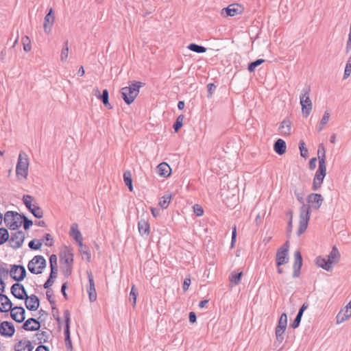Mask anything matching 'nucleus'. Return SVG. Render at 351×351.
Wrapping results in <instances>:
<instances>
[{
    "instance_id": "obj_1",
    "label": "nucleus",
    "mask_w": 351,
    "mask_h": 351,
    "mask_svg": "<svg viewBox=\"0 0 351 351\" xmlns=\"http://www.w3.org/2000/svg\"><path fill=\"white\" fill-rule=\"evenodd\" d=\"M12 295L19 299L25 300V304L26 308L29 311H36L40 306V300L34 294L28 295L23 285L16 282L13 284L10 288Z\"/></svg>"
},
{
    "instance_id": "obj_2",
    "label": "nucleus",
    "mask_w": 351,
    "mask_h": 351,
    "mask_svg": "<svg viewBox=\"0 0 351 351\" xmlns=\"http://www.w3.org/2000/svg\"><path fill=\"white\" fill-rule=\"evenodd\" d=\"M143 84L141 82H134L129 86L121 89L122 98L127 104L130 105L134 101Z\"/></svg>"
},
{
    "instance_id": "obj_3",
    "label": "nucleus",
    "mask_w": 351,
    "mask_h": 351,
    "mask_svg": "<svg viewBox=\"0 0 351 351\" xmlns=\"http://www.w3.org/2000/svg\"><path fill=\"white\" fill-rule=\"evenodd\" d=\"M310 93L311 88L309 86H306L302 89L300 96L302 114L306 118L310 114L313 108V104L309 97Z\"/></svg>"
},
{
    "instance_id": "obj_4",
    "label": "nucleus",
    "mask_w": 351,
    "mask_h": 351,
    "mask_svg": "<svg viewBox=\"0 0 351 351\" xmlns=\"http://www.w3.org/2000/svg\"><path fill=\"white\" fill-rule=\"evenodd\" d=\"M311 217V208L308 204H303L300 210L299 227L297 232L298 236H300L305 232L308 227V221Z\"/></svg>"
},
{
    "instance_id": "obj_5",
    "label": "nucleus",
    "mask_w": 351,
    "mask_h": 351,
    "mask_svg": "<svg viewBox=\"0 0 351 351\" xmlns=\"http://www.w3.org/2000/svg\"><path fill=\"white\" fill-rule=\"evenodd\" d=\"M28 156L24 152H21L16 167V173L19 178H27L28 174Z\"/></svg>"
},
{
    "instance_id": "obj_6",
    "label": "nucleus",
    "mask_w": 351,
    "mask_h": 351,
    "mask_svg": "<svg viewBox=\"0 0 351 351\" xmlns=\"http://www.w3.org/2000/svg\"><path fill=\"white\" fill-rule=\"evenodd\" d=\"M4 222L10 230H16L22 225L21 214L16 211H8L4 216Z\"/></svg>"
},
{
    "instance_id": "obj_7",
    "label": "nucleus",
    "mask_w": 351,
    "mask_h": 351,
    "mask_svg": "<svg viewBox=\"0 0 351 351\" xmlns=\"http://www.w3.org/2000/svg\"><path fill=\"white\" fill-rule=\"evenodd\" d=\"M46 260L41 255L35 256L27 265L28 270L34 274H40L46 267Z\"/></svg>"
},
{
    "instance_id": "obj_8",
    "label": "nucleus",
    "mask_w": 351,
    "mask_h": 351,
    "mask_svg": "<svg viewBox=\"0 0 351 351\" xmlns=\"http://www.w3.org/2000/svg\"><path fill=\"white\" fill-rule=\"evenodd\" d=\"M288 251H289V241H287L280 248L278 249L276 254V261L277 267L288 263Z\"/></svg>"
},
{
    "instance_id": "obj_9",
    "label": "nucleus",
    "mask_w": 351,
    "mask_h": 351,
    "mask_svg": "<svg viewBox=\"0 0 351 351\" xmlns=\"http://www.w3.org/2000/svg\"><path fill=\"white\" fill-rule=\"evenodd\" d=\"M326 174V164H319L318 169L317 170L313 182V190L317 191L322 186L324 177Z\"/></svg>"
},
{
    "instance_id": "obj_10",
    "label": "nucleus",
    "mask_w": 351,
    "mask_h": 351,
    "mask_svg": "<svg viewBox=\"0 0 351 351\" xmlns=\"http://www.w3.org/2000/svg\"><path fill=\"white\" fill-rule=\"evenodd\" d=\"M26 269L21 265H13L10 270V277L18 283L26 277Z\"/></svg>"
},
{
    "instance_id": "obj_11",
    "label": "nucleus",
    "mask_w": 351,
    "mask_h": 351,
    "mask_svg": "<svg viewBox=\"0 0 351 351\" xmlns=\"http://www.w3.org/2000/svg\"><path fill=\"white\" fill-rule=\"evenodd\" d=\"M25 239V234L22 230H18L12 233L9 240L10 246L14 249L21 247Z\"/></svg>"
},
{
    "instance_id": "obj_12",
    "label": "nucleus",
    "mask_w": 351,
    "mask_h": 351,
    "mask_svg": "<svg viewBox=\"0 0 351 351\" xmlns=\"http://www.w3.org/2000/svg\"><path fill=\"white\" fill-rule=\"evenodd\" d=\"M15 333V328L12 322L3 321L0 324V334L5 337H12Z\"/></svg>"
},
{
    "instance_id": "obj_13",
    "label": "nucleus",
    "mask_w": 351,
    "mask_h": 351,
    "mask_svg": "<svg viewBox=\"0 0 351 351\" xmlns=\"http://www.w3.org/2000/svg\"><path fill=\"white\" fill-rule=\"evenodd\" d=\"M60 259L66 265H73V250L66 246L64 247L60 253Z\"/></svg>"
},
{
    "instance_id": "obj_14",
    "label": "nucleus",
    "mask_w": 351,
    "mask_h": 351,
    "mask_svg": "<svg viewBox=\"0 0 351 351\" xmlns=\"http://www.w3.org/2000/svg\"><path fill=\"white\" fill-rule=\"evenodd\" d=\"M10 316L16 322L21 323L25 319V310L23 306H16L10 310Z\"/></svg>"
},
{
    "instance_id": "obj_15",
    "label": "nucleus",
    "mask_w": 351,
    "mask_h": 351,
    "mask_svg": "<svg viewBox=\"0 0 351 351\" xmlns=\"http://www.w3.org/2000/svg\"><path fill=\"white\" fill-rule=\"evenodd\" d=\"M54 21L55 16L53 14V10L51 8L44 19L43 29L46 34L51 33Z\"/></svg>"
},
{
    "instance_id": "obj_16",
    "label": "nucleus",
    "mask_w": 351,
    "mask_h": 351,
    "mask_svg": "<svg viewBox=\"0 0 351 351\" xmlns=\"http://www.w3.org/2000/svg\"><path fill=\"white\" fill-rule=\"evenodd\" d=\"M89 286L87 288V292L88 294L89 300L90 302H95L97 300V293L95 287L94 278L90 271H86Z\"/></svg>"
},
{
    "instance_id": "obj_17",
    "label": "nucleus",
    "mask_w": 351,
    "mask_h": 351,
    "mask_svg": "<svg viewBox=\"0 0 351 351\" xmlns=\"http://www.w3.org/2000/svg\"><path fill=\"white\" fill-rule=\"evenodd\" d=\"M242 12V8L240 5L233 3L226 8L221 10V14L226 16H234Z\"/></svg>"
},
{
    "instance_id": "obj_18",
    "label": "nucleus",
    "mask_w": 351,
    "mask_h": 351,
    "mask_svg": "<svg viewBox=\"0 0 351 351\" xmlns=\"http://www.w3.org/2000/svg\"><path fill=\"white\" fill-rule=\"evenodd\" d=\"M302 266V257L300 251L297 250L294 253V263L293 277L298 278L300 274V269Z\"/></svg>"
},
{
    "instance_id": "obj_19",
    "label": "nucleus",
    "mask_w": 351,
    "mask_h": 351,
    "mask_svg": "<svg viewBox=\"0 0 351 351\" xmlns=\"http://www.w3.org/2000/svg\"><path fill=\"white\" fill-rule=\"evenodd\" d=\"M40 328V323L35 318H29L23 324L22 328L27 331L38 330Z\"/></svg>"
},
{
    "instance_id": "obj_20",
    "label": "nucleus",
    "mask_w": 351,
    "mask_h": 351,
    "mask_svg": "<svg viewBox=\"0 0 351 351\" xmlns=\"http://www.w3.org/2000/svg\"><path fill=\"white\" fill-rule=\"evenodd\" d=\"M12 302L9 298L6 295L0 293V312L8 313L12 308Z\"/></svg>"
},
{
    "instance_id": "obj_21",
    "label": "nucleus",
    "mask_w": 351,
    "mask_h": 351,
    "mask_svg": "<svg viewBox=\"0 0 351 351\" xmlns=\"http://www.w3.org/2000/svg\"><path fill=\"white\" fill-rule=\"evenodd\" d=\"M323 200L322 195L318 193H311L307 197L308 203L312 204L315 209L320 208Z\"/></svg>"
},
{
    "instance_id": "obj_22",
    "label": "nucleus",
    "mask_w": 351,
    "mask_h": 351,
    "mask_svg": "<svg viewBox=\"0 0 351 351\" xmlns=\"http://www.w3.org/2000/svg\"><path fill=\"white\" fill-rule=\"evenodd\" d=\"M15 351H32L34 346L29 340H21L15 345Z\"/></svg>"
},
{
    "instance_id": "obj_23",
    "label": "nucleus",
    "mask_w": 351,
    "mask_h": 351,
    "mask_svg": "<svg viewBox=\"0 0 351 351\" xmlns=\"http://www.w3.org/2000/svg\"><path fill=\"white\" fill-rule=\"evenodd\" d=\"M316 264L318 267H322L327 271H331L332 270L331 261H330L328 258L317 257L316 258Z\"/></svg>"
},
{
    "instance_id": "obj_24",
    "label": "nucleus",
    "mask_w": 351,
    "mask_h": 351,
    "mask_svg": "<svg viewBox=\"0 0 351 351\" xmlns=\"http://www.w3.org/2000/svg\"><path fill=\"white\" fill-rule=\"evenodd\" d=\"M158 173L160 176L167 178L170 176L171 169L167 162H161L157 167Z\"/></svg>"
},
{
    "instance_id": "obj_25",
    "label": "nucleus",
    "mask_w": 351,
    "mask_h": 351,
    "mask_svg": "<svg viewBox=\"0 0 351 351\" xmlns=\"http://www.w3.org/2000/svg\"><path fill=\"white\" fill-rule=\"evenodd\" d=\"M291 121L289 119H284L278 128L279 131L283 136H289L291 134Z\"/></svg>"
},
{
    "instance_id": "obj_26",
    "label": "nucleus",
    "mask_w": 351,
    "mask_h": 351,
    "mask_svg": "<svg viewBox=\"0 0 351 351\" xmlns=\"http://www.w3.org/2000/svg\"><path fill=\"white\" fill-rule=\"evenodd\" d=\"M64 333L65 336V339H70V322H71V313L69 310H65L64 311Z\"/></svg>"
},
{
    "instance_id": "obj_27",
    "label": "nucleus",
    "mask_w": 351,
    "mask_h": 351,
    "mask_svg": "<svg viewBox=\"0 0 351 351\" xmlns=\"http://www.w3.org/2000/svg\"><path fill=\"white\" fill-rule=\"evenodd\" d=\"M307 307H308V304L306 303H304V304H302V306L299 309V311H298V313L295 319L293 320V322L291 324V328L295 329V328H297L299 326V325L300 324V322H301V319H302V317L303 313L307 308Z\"/></svg>"
},
{
    "instance_id": "obj_28",
    "label": "nucleus",
    "mask_w": 351,
    "mask_h": 351,
    "mask_svg": "<svg viewBox=\"0 0 351 351\" xmlns=\"http://www.w3.org/2000/svg\"><path fill=\"white\" fill-rule=\"evenodd\" d=\"M274 151L279 155H282L286 152L287 145L285 141L281 138L278 139L274 145Z\"/></svg>"
},
{
    "instance_id": "obj_29",
    "label": "nucleus",
    "mask_w": 351,
    "mask_h": 351,
    "mask_svg": "<svg viewBox=\"0 0 351 351\" xmlns=\"http://www.w3.org/2000/svg\"><path fill=\"white\" fill-rule=\"evenodd\" d=\"M138 228L141 236L149 235L150 227L147 221L141 219L138 223Z\"/></svg>"
},
{
    "instance_id": "obj_30",
    "label": "nucleus",
    "mask_w": 351,
    "mask_h": 351,
    "mask_svg": "<svg viewBox=\"0 0 351 351\" xmlns=\"http://www.w3.org/2000/svg\"><path fill=\"white\" fill-rule=\"evenodd\" d=\"M340 253L337 247L335 245L332 247L331 252L328 255V259L331 261V263H337L340 259Z\"/></svg>"
},
{
    "instance_id": "obj_31",
    "label": "nucleus",
    "mask_w": 351,
    "mask_h": 351,
    "mask_svg": "<svg viewBox=\"0 0 351 351\" xmlns=\"http://www.w3.org/2000/svg\"><path fill=\"white\" fill-rule=\"evenodd\" d=\"M172 198V194L170 193V192H167L160 199V201H159V205L160 206L163 208V209H165L167 208L170 202H171V199Z\"/></svg>"
},
{
    "instance_id": "obj_32",
    "label": "nucleus",
    "mask_w": 351,
    "mask_h": 351,
    "mask_svg": "<svg viewBox=\"0 0 351 351\" xmlns=\"http://www.w3.org/2000/svg\"><path fill=\"white\" fill-rule=\"evenodd\" d=\"M70 235L73 238L75 241H80L82 235L78 230L77 223H73L71 226Z\"/></svg>"
},
{
    "instance_id": "obj_33",
    "label": "nucleus",
    "mask_w": 351,
    "mask_h": 351,
    "mask_svg": "<svg viewBox=\"0 0 351 351\" xmlns=\"http://www.w3.org/2000/svg\"><path fill=\"white\" fill-rule=\"evenodd\" d=\"M351 317V309L347 308L346 307V311L344 313H342V311H340L337 316V323L341 324L347 320L348 318Z\"/></svg>"
},
{
    "instance_id": "obj_34",
    "label": "nucleus",
    "mask_w": 351,
    "mask_h": 351,
    "mask_svg": "<svg viewBox=\"0 0 351 351\" xmlns=\"http://www.w3.org/2000/svg\"><path fill=\"white\" fill-rule=\"evenodd\" d=\"M242 276H243L242 271L237 272V273H235V272L231 273V274L229 276V280H230V284H232V285H239L241 281Z\"/></svg>"
},
{
    "instance_id": "obj_35",
    "label": "nucleus",
    "mask_w": 351,
    "mask_h": 351,
    "mask_svg": "<svg viewBox=\"0 0 351 351\" xmlns=\"http://www.w3.org/2000/svg\"><path fill=\"white\" fill-rule=\"evenodd\" d=\"M123 180L125 185L128 187L130 191H133L132 174L130 171H126L123 173Z\"/></svg>"
},
{
    "instance_id": "obj_36",
    "label": "nucleus",
    "mask_w": 351,
    "mask_h": 351,
    "mask_svg": "<svg viewBox=\"0 0 351 351\" xmlns=\"http://www.w3.org/2000/svg\"><path fill=\"white\" fill-rule=\"evenodd\" d=\"M99 99H101L104 105L106 106L108 109L112 108V106L109 103V93L107 89L103 90L102 94L100 95Z\"/></svg>"
},
{
    "instance_id": "obj_37",
    "label": "nucleus",
    "mask_w": 351,
    "mask_h": 351,
    "mask_svg": "<svg viewBox=\"0 0 351 351\" xmlns=\"http://www.w3.org/2000/svg\"><path fill=\"white\" fill-rule=\"evenodd\" d=\"M317 154L319 158V164H321L322 162L323 164H326V151L323 143L319 145Z\"/></svg>"
},
{
    "instance_id": "obj_38",
    "label": "nucleus",
    "mask_w": 351,
    "mask_h": 351,
    "mask_svg": "<svg viewBox=\"0 0 351 351\" xmlns=\"http://www.w3.org/2000/svg\"><path fill=\"white\" fill-rule=\"evenodd\" d=\"M29 211L36 218L40 219L43 217V210L36 204H34Z\"/></svg>"
},
{
    "instance_id": "obj_39",
    "label": "nucleus",
    "mask_w": 351,
    "mask_h": 351,
    "mask_svg": "<svg viewBox=\"0 0 351 351\" xmlns=\"http://www.w3.org/2000/svg\"><path fill=\"white\" fill-rule=\"evenodd\" d=\"M330 113L328 111H326L323 115V117L322 118V119L320 121V123H319L318 127H317V131L319 132H321L324 129L325 125L327 124V123L330 119Z\"/></svg>"
},
{
    "instance_id": "obj_40",
    "label": "nucleus",
    "mask_w": 351,
    "mask_h": 351,
    "mask_svg": "<svg viewBox=\"0 0 351 351\" xmlns=\"http://www.w3.org/2000/svg\"><path fill=\"white\" fill-rule=\"evenodd\" d=\"M188 49L192 51H194V52H196L198 53H205L206 51V47L201 46V45H198L195 43H191L188 46Z\"/></svg>"
},
{
    "instance_id": "obj_41",
    "label": "nucleus",
    "mask_w": 351,
    "mask_h": 351,
    "mask_svg": "<svg viewBox=\"0 0 351 351\" xmlns=\"http://www.w3.org/2000/svg\"><path fill=\"white\" fill-rule=\"evenodd\" d=\"M9 240V233L6 228H0V245Z\"/></svg>"
},
{
    "instance_id": "obj_42",
    "label": "nucleus",
    "mask_w": 351,
    "mask_h": 351,
    "mask_svg": "<svg viewBox=\"0 0 351 351\" xmlns=\"http://www.w3.org/2000/svg\"><path fill=\"white\" fill-rule=\"evenodd\" d=\"M285 330H286V328H283L281 327L280 328L276 327V330H275L276 338V341L279 343H281L284 339V333H285Z\"/></svg>"
},
{
    "instance_id": "obj_43",
    "label": "nucleus",
    "mask_w": 351,
    "mask_h": 351,
    "mask_svg": "<svg viewBox=\"0 0 351 351\" xmlns=\"http://www.w3.org/2000/svg\"><path fill=\"white\" fill-rule=\"evenodd\" d=\"M184 119V115L183 114H180L177 117L176 121L173 125L176 132H178V130L182 128Z\"/></svg>"
},
{
    "instance_id": "obj_44",
    "label": "nucleus",
    "mask_w": 351,
    "mask_h": 351,
    "mask_svg": "<svg viewBox=\"0 0 351 351\" xmlns=\"http://www.w3.org/2000/svg\"><path fill=\"white\" fill-rule=\"evenodd\" d=\"M265 62L264 59H257L256 60L249 63L247 69L250 72H254L255 69Z\"/></svg>"
},
{
    "instance_id": "obj_45",
    "label": "nucleus",
    "mask_w": 351,
    "mask_h": 351,
    "mask_svg": "<svg viewBox=\"0 0 351 351\" xmlns=\"http://www.w3.org/2000/svg\"><path fill=\"white\" fill-rule=\"evenodd\" d=\"M287 315L285 313L281 314L280 317L278 320V323L276 327L287 328Z\"/></svg>"
},
{
    "instance_id": "obj_46",
    "label": "nucleus",
    "mask_w": 351,
    "mask_h": 351,
    "mask_svg": "<svg viewBox=\"0 0 351 351\" xmlns=\"http://www.w3.org/2000/svg\"><path fill=\"white\" fill-rule=\"evenodd\" d=\"M80 252L83 258H86L88 262L90 261V253L89 250V247L88 246H85L81 249H80Z\"/></svg>"
},
{
    "instance_id": "obj_47",
    "label": "nucleus",
    "mask_w": 351,
    "mask_h": 351,
    "mask_svg": "<svg viewBox=\"0 0 351 351\" xmlns=\"http://www.w3.org/2000/svg\"><path fill=\"white\" fill-rule=\"evenodd\" d=\"M33 199V197L29 195H24L23 196V202L28 210L32 208L34 205L32 204Z\"/></svg>"
},
{
    "instance_id": "obj_48",
    "label": "nucleus",
    "mask_w": 351,
    "mask_h": 351,
    "mask_svg": "<svg viewBox=\"0 0 351 351\" xmlns=\"http://www.w3.org/2000/svg\"><path fill=\"white\" fill-rule=\"evenodd\" d=\"M22 43L23 45V49L25 51L28 52L31 50V41L27 36H25L22 38Z\"/></svg>"
},
{
    "instance_id": "obj_49",
    "label": "nucleus",
    "mask_w": 351,
    "mask_h": 351,
    "mask_svg": "<svg viewBox=\"0 0 351 351\" xmlns=\"http://www.w3.org/2000/svg\"><path fill=\"white\" fill-rule=\"evenodd\" d=\"M69 55V47H68V41L66 40L64 43V47L62 48L61 54H60V59L61 61L64 62L66 60Z\"/></svg>"
},
{
    "instance_id": "obj_50",
    "label": "nucleus",
    "mask_w": 351,
    "mask_h": 351,
    "mask_svg": "<svg viewBox=\"0 0 351 351\" xmlns=\"http://www.w3.org/2000/svg\"><path fill=\"white\" fill-rule=\"evenodd\" d=\"M21 221L23 226V228L25 230H28L30 228V226H32L33 224V221L31 219H29L23 214H21Z\"/></svg>"
},
{
    "instance_id": "obj_51",
    "label": "nucleus",
    "mask_w": 351,
    "mask_h": 351,
    "mask_svg": "<svg viewBox=\"0 0 351 351\" xmlns=\"http://www.w3.org/2000/svg\"><path fill=\"white\" fill-rule=\"evenodd\" d=\"M28 246L31 250H38L41 247L42 242L33 239L29 242Z\"/></svg>"
},
{
    "instance_id": "obj_52",
    "label": "nucleus",
    "mask_w": 351,
    "mask_h": 351,
    "mask_svg": "<svg viewBox=\"0 0 351 351\" xmlns=\"http://www.w3.org/2000/svg\"><path fill=\"white\" fill-rule=\"evenodd\" d=\"M36 335L37 337V339L40 341V343H41L42 341L44 343L47 342L48 339L49 337V333L45 331H42L40 332H38V333H36Z\"/></svg>"
},
{
    "instance_id": "obj_53",
    "label": "nucleus",
    "mask_w": 351,
    "mask_h": 351,
    "mask_svg": "<svg viewBox=\"0 0 351 351\" xmlns=\"http://www.w3.org/2000/svg\"><path fill=\"white\" fill-rule=\"evenodd\" d=\"M305 143L304 141H300L299 143V149L300 150V155L302 157L306 158L308 157V149L304 147Z\"/></svg>"
},
{
    "instance_id": "obj_54",
    "label": "nucleus",
    "mask_w": 351,
    "mask_h": 351,
    "mask_svg": "<svg viewBox=\"0 0 351 351\" xmlns=\"http://www.w3.org/2000/svg\"><path fill=\"white\" fill-rule=\"evenodd\" d=\"M137 290L134 285L132 287L130 293V300L132 302L133 306L136 303Z\"/></svg>"
},
{
    "instance_id": "obj_55",
    "label": "nucleus",
    "mask_w": 351,
    "mask_h": 351,
    "mask_svg": "<svg viewBox=\"0 0 351 351\" xmlns=\"http://www.w3.org/2000/svg\"><path fill=\"white\" fill-rule=\"evenodd\" d=\"M10 274V270L7 268V264L3 263L0 265V276L5 277Z\"/></svg>"
},
{
    "instance_id": "obj_56",
    "label": "nucleus",
    "mask_w": 351,
    "mask_h": 351,
    "mask_svg": "<svg viewBox=\"0 0 351 351\" xmlns=\"http://www.w3.org/2000/svg\"><path fill=\"white\" fill-rule=\"evenodd\" d=\"M50 268H58L57 256L56 254H51L49 257Z\"/></svg>"
},
{
    "instance_id": "obj_57",
    "label": "nucleus",
    "mask_w": 351,
    "mask_h": 351,
    "mask_svg": "<svg viewBox=\"0 0 351 351\" xmlns=\"http://www.w3.org/2000/svg\"><path fill=\"white\" fill-rule=\"evenodd\" d=\"M193 212L195 213V215L198 217L202 216L204 214V210L202 207L199 204H195L193 206Z\"/></svg>"
},
{
    "instance_id": "obj_58",
    "label": "nucleus",
    "mask_w": 351,
    "mask_h": 351,
    "mask_svg": "<svg viewBox=\"0 0 351 351\" xmlns=\"http://www.w3.org/2000/svg\"><path fill=\"white\" fill-rule=\"evenodd\" d=\"M44 239L46 241L45 245L51 247L53 245V239L52 236L50 234H49V233L45 234V235L44 237Z\"/></svg>"
},
{
    "instance_id": "obj_59",
    "label": "nucleus",
    "mask_w": 351,
    "mask_h": 351,
    "mask_svg": "<svg viewBox=\"0 0 351 351\" xmlns=\"http://www.w3.org/2000/svg\"><path fill=\"white\" fill-rule=\"evenodd\" d=\"M207 88H208V97L211 98L213 96V93L216 88V86L213 83H210L207 85Z\"/></svg>"
},
{
    "instance_id": "obj_60",
    "label": "nucleus",
    "mask_w": 351,
    "mask_h": 351,
    "mask_svg": "<svg viewBox=\"0 0 351 351\" xmlns=\"http://www.w3.org/2000/svg\"><path fill=\"white\" fill-rule=\"evenodd\" d=\"M73 265H65L63 270V274L65 277H69L72 273Z\"/></svg>"
},
{
    "instance_id": "obj_61",
    "label": "nucleus",
    "mask_w": 351,
    "mask_h": 351,
    "mask_svg": "<svg viewBox=\"0 0 351 351\" xmlns=\"http://www.w3.org/2000/svg\"><path fill=\"white\" fill-rule=\"evenodd\" d=\"M236 237H237V227L236 226H234L232 228V239H231V247H233L234 244L236 241Z\"/></svg>"
},
{
    "instance_id": "obj_62",
    "label": "nucleus",
    "mask_w": 351,
    "mask_h": 351,
    "mask_svg": "<svg viewBox=\"0 0 351 351\" xmlns=\"http://www.w3.org/2000/svg\"><path fill=\"white\" fill-rule=\"evenodd\" d=\"M351 73V66H350V64H346L345 70H344V74H343V78L346 79L348 78Z\"/></svg>"
},
{
    "instance_id": "obj_63",
    "label": "nucleus",
    "mask_w": 351,
    "mask_h": 351,
    "mask_svg": "<svg viewBox=\"0 0 351 351\" xmlns=\"http://www.w3.org/2000/svg\"><path fill=\"white\" fill-rule=\"evenodd\" d=\"M190 284H191V279L189 278H186L184 280L183 285H182V289L184 291L188 290V289L190 286Z\"/></svg>"
},
{
    "instance_id": "obj_64",
    "label": "nucleus",
    "mask_w": 351,
    "mask_h": 351,
    "mask_svg": "<svg viewBox=\"0 0 351 351\" xmlns=\"http://www.w3.org/2000/svg\"><path fill=\"white\" fill-rule=\"evenodd\" d=\"M58 276V268H51V272L49 274V277L51 279L55 280Z\"/></svg>"
}]
</instances>
